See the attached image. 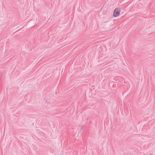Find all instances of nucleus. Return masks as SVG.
Instances as JSON below:
<instances>
[{"label": "nucleus", "mask_w": 155, "mask_h": 155, "mask_svg": "<svg viewBox=\"0 0 155 155\" xmlns=\"http://www.w3.org/2000/svg\"><path fill=\"white\" fill-rule=\"evenodd\" d=\"M120 9L119 8H117L115 9L113 13V16L114 17H117L120 15Z\"/></svg>", "instance_id": "f257e3e1"}]
</instances>
